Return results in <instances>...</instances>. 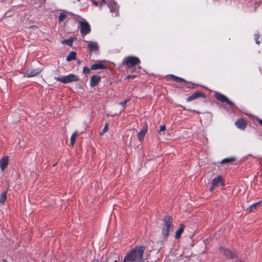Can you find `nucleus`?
<instances>
[{
	"mask_svg": "<svg viewBox=\"0 0 262 262\" xmlns=\"http://www.w3.org/2000/svg\"><path fill=\"white\" fill-rule=\"evenodd\" d=\"M124 62L128 67H132L140 63V60L138 57L128 56L125 58Z\"/></svg>",
	"mask_w": 262,
	"mask_h": 262,
	"instance_id": "4",
	"label": "nucleus"
},
{
	"mask_svg": "<svg viewBox=\"0 0 262 262\" xmlns=\"http://www.w3.org/2000/svg\"><path fill=\"white\" fill-rule=\"evenodd\" d=\"M135 77V75H128L126 77V78L127 79H129V78H134V77Z\"/></svg>",
	"mask_w": 262,
	"mask_h": 262,
	"instance_id": "34",
	"label": "nucleus"
},
{
	"mask_svg": "<svg viewBox=\"0 0 262 262\" xmlns=\"http://www.w3.org/2000/svg\"><path fill=\"white\" fill-rule=\"evenodd\" d=\"M173 79V80L176 81L177 82H185V79L182 78H180V77H177V76H174L173 75H171L170 76Z\"/></svg>",
	"mask_w": 262,
	"mask_h": 262,
	"instance_id": "25",
	"label": "nucleus"
},
{
	"mask_svg": "<svg viewBox=\"0 0 262 262\" xmlns=\"http://www.w3.org/2000/svg\"><path fill=\"white\" fill-rule=\"evenodd\" d=\"M215 98L219 101L222 102H227L228 104L230 105L231 106H233V103L230 101L224 95L219 93H215Z\"/></svg>",
	"mask_w": 262,
	"mask_h": 262,
	"instance_id": "6",
	"label": "nucleus"
},
{
	"mask_svg": "<svg viewBox=\"0 0 262 262\" xmlns=\"http://www.w3.org/2000/svg\"><path fill=\"white\" fill-rule=\"evenodd\" d=\"M108 128V123H106L104 126V128L102 129V130L100 133V135H102L105 133H106Z\"/></svg>",
	"mask_w": 262,
	"mask_h": 262,
	"instance_id": "26",
	"label": "nucleus"
},
{
	"mask_svg": "<svg viewBox=\"0 0 262 262\" xmlns=\"http://www.w3.org/2000/svg\"><path fill=\"white\" fill-rule=\"evenodd\" d=\"M165 130V126L164 125H162L160 127L159 133L161 134V132H164Z\"/></svg>",
	"mask_w": 262,
	"mask_h": 262,
	"instance_id": "31",
	"label": "nucleus"
},
{
	"mask_svg": "<svg viewBox=\"0 0 262 262\" xmlns=\"http://www.w3.org/2000/svg\"><path fill=\"white\" fill-rule=\"evenodd\" d=\"M80 31L83 35L89 33L91 31L90 26L88 22L84 19H82L79 21Z\"/></svg>",
	"mask_w": 262,
	"mask_h": 262,
	"instance_id": "3",
	"label": "nucleus"
},
{
	"mask_svg": "<svg viewBox=\"0 0 262 262\" xmlns=\"http://www.w3.org/2000/svg\"><path fill=\"white\" fill-rule=\"evenodd\" d=\"M235 159L233 157L225 158L222 160L221 164L231 163L234 161Z\"/></svg>",
	"mask_w": 262,
	"mask_h": 262,
	"instance_id": "23",
	"label": "nucleus"
},
{
	"mask_svg": "<svg viewBox=\"0 0 262 262\" xmlns=\"http://www.w3.org/2000/svg\"><path fill=\"white\" fill-rule=\"evenodd\" d=\"M128 101V100H126L124 101H122V102H120L119 103V104L120 105H121L122 106H124V105L126 104L127 102Z\"/></svg>",
	"mask_w": 262,
	"mask_h": 262,
	"instance_id": "32",
	"label": "nucleus"
},
{
	"mask_svg": "<svg viewBox=\"0 0 262 262\" xmlns=\"http://www.w3.org/2000/svg\"><path fill=\"white\" fill-rule=\"evenodd\" d=\"M113 262H118V261L117 260H115L113 261Z\"/></svg>",
	"mask_w": 262,
	"mask_h": 262,
	"instance_id": "39",
	"label": "nucleus"
},
{
	"mask_svg": "<svg viewBox=\"0 0 262 262\" xmlns=\"http://www.w3.org/2000/svg\"><path fill=\"white\" fill-rule=\"evenodd\" d=\"M169 231L170 230L168 229H167V227H165L164 226H163L162 231V235L164 237H167V236L169 235Z\"/></svg>",
	"mask_w": 262,
	"mask_h": 262,
	"instance_id": "24",
	"label": "nucleus"
},
{
	"mask_svg": "<svg viewBox=\"0 0 262 262\" xmlns=\"http://www.w3.org/2000/svg\"><path fill=\"white\" fill-rule=\"evenodd\" d=\"M172 221V218L170 216H167L165 217L164 219V225L165 227H167L170 230L171 223Z\"/></svg>",
	"mask_w": 262,
	"mask_h": 262,
	"instance_id": "13",
	"label": "nucleus"
},
{
	"mask_svg": "<svg viewBox=\"0 0 262 262\" xmlns=\"http://www.w3.org/2000/svg\"><path fill=\"white\" fill-rule=\"evenodd\" d=\"M94 4L95 5V6H97V2H94Z\"/></svg>",
	"mask_w": 262,
	"mask_h": 262,
	"instance_id": "37",
	"label": "nucleus"
},
{
	"mask_svg": "<svg viewBox=\"0 0 262 262\" xmlns=\"http://www.w3.org/2000/svg\"><path fill=\"white\" fill-rule=\"evenodd\" d=\"M8 164V157H3L0 160V168L2 170H4Z\"/></svg>",
	"mask_w": 262,
	"mask_h": 262,
	"instance_id": "9",
	"label": "nucleus"
},
{
	"mask_svg": "<svg viewBox=\"0 0 262 262\" xmlns=\"http://www.w3.org/2000/svg\"><path fill=\"white\" fill-rule=\"evenodd\" d=\"M76 53L75 52H71L69 55L67 57V61H71L72 60H73L76 57Z\"/></svg>",
	"mask_w": 262,
	"mask_h": 262,
	"instance_id": "21",
	"label": "nucleus"
},
{
	"mask_svg": "<svg viewBox=\"0 0 262 262\" xmlns=\"http://www.w3.org/2000/svg\"><path fill=\"white\" fill-rule=\"evenodd\" d=\"M256 120L262 126V119H260L257 118Z\"/></svg>",
	"mask_w": 262,
	"mask_h": 262,
	"instance_id": "33",
	"label": "nucleus"
},
{
	"mask_svg": "<svg viewBox=\"0 0 262 262\" xmlns=\"http://www.w3.org/2000/svg\"><path fill=\"white\" fill-rule=\"evenodd\" d=\"M101 2L103 4L105 3V0H101Z\"/></svg>",
	"mask_w": 262,
	"mask_h": 262,
	"instance_id": "38",
	"label": "nucleus"
},
{
	"mask_svg": "<svg viewBox=\"0 0 262 262\" xmlns=\"http://www.w3.org/2000/svg\"><path fill=\"white\" fill-rule=\"evenodd\" d=\"M7 191H5L2 193L0 197V203L3 204H4L7 198Z\"/></svg>",
	"mask_w": 262,
	"mask_h": 262,
	"instance_id": "20",
	"label": "nucleus"
},
{
	"mask_svg": "<svg viewBox=\"0 0 262 262\" xmlns=\"http://www.w3.org/2000/svg\"><path fill=\"white\" fill-rule=\"evenodd\" d=\"M109 8L110 9V11L112 12H114L117 13L118 8L117 5L115 3H111L108 5Z\"/></svg>",
	"mask_w": 262,
	"mask_h": 262,
	"instance_id": "18",
	"label": "nucleus"
},
{
	"mask_svg": "<svg viewBox=\"0 0 262 262\" xmlns=\"http://www.w3.org/2000/svg\"><path fill=\"white\" fill-rule=\"evenodd\" d=\"M40 2L43 3H45L46 2V0H40Z\"/></svg>",
	"mask_w": 262,
	"mask_h": 262,
	"instance_id": "35",
	"label": "nucleus"
},
{
	"mask_svg": "<svg viewBox=\"0 0 262 262\" xmlns=\"http://www.w3.org/2000/svg\"><path fill=\"white\" fill-rule=\"evenodd\" d=\"M235 124L237 128L241 129H244L246 127L245 122L241 119L237 120L235 122Z\"/></svg>",
	"mask_w": 262,
	"mask_h": 262,
	"instance_id": "14",
	"label": "nucleus"
},
{
	"mask_svg": "<svg viewBox=\"0 0 262 262\" xmlns=\"http://www.w3.org/2000/svg\"><path fill=\"white\" fill-rule=\"evenodd\" d=\"M200 96L201 94L200 93L193 94L187 98V101L188 102L191 101V100L199 97Z\"/></svg>",
	"mask_w": 262,
	"mask_h": 262,
	"instance_id": "19",
	"label": "nucleus"
},
{
	"mask_svg": "<svg viewBox=\"0 0 262 262\" xmlns=\"http://www.w3.org/2000/svg\"><path fill=\"white\" fill-rule=\"evenodd\" d=\"M130 132H133V134L132 135V136L134 134V130L133 129H132V130H130Z\"/></svg>",
	"mask_w": 262,
	"mask_h": 262,
	"instance_id": "36",
	"label": "nucleus"
},
{
	"mask_svg": "<svg viewBox=\"0 0 262 262\" xmlns=\"http://www.w3.org/2000/svg\"><path fill=\"white\" fill-rule=\"evenodd\" d=\"M84 41L88 43V49L90 53L98 51L99 46L97 42L86 40Z\"/></svg>",
	"mask_w": 262,
	"mask_h": 262,
	"instance_id": "5",
	"label": "nucleus"
},
{
	"mask_svg": "<svg viewBox=\"0 0 262 262\" xmlns=\"http://www.w3.org/2000/svg\"><path fill=\"white\" fill-rule=\"evenodd\" d=\"M100 80V76L98 75H93L90 80L91 86H95L99 82Z\"/></svg>",
	"mask_w": 262,
	"mask_h": 262,
	"instance_id": "12",
	"label": "nucleus"
},
{
	"mask_svg": "<svg viewBox=\"0 0 262 262\" xmlns=\"http://www.w3.org/2000/svg\"><path fill=\"white\" fill-rule=\"evenodd\" d=\"M220 183H221L222 185H224V183L223 182L222 178L221 176H219L212 179L211 183L212 186L210 188V191L211 192L213 191L214 187L217 186Z\"/></svg>",
	"mask_w": 262,
	"mask_h": 262,
	"instance_id": "8",
	"label": "nucleus"
},
{
	"mask_svg": "<svg viewBox=\"0 0 262 262\" xmlns=\"http://www.w3.org/2000/svg\"><path fill=\"white\" fill-rule=\"evenodd\" d=\"M220 252L229 258H233L235 255L230 250L225 248L221 247L220 249Z\"/></svg>",
	"mask_w": 262,
	"mask_h": 262,
	"instance_id": "10",
	"label": "nucleus"
},
{
	"mask_svg": "<svg viewBox=\"0 0 262 262\" xmlns=\"http://www.w3.org/2000/svg\"><path fill=\"white\" fill-rule=\"evenodd\" d=\"M147 125L146 124L143 128L138 133V138L140 141H142L143 140L145 134L147 132Z\"/></svg>",
	"mask_w": 262,
	"mask_h": 262,
	"instance_id": "11",
	"label": "nucleus"
},
{
	"mask_svg": "<svg viewBox=\"0 0 262 262\" xmlns=\"http://www.w3.org/2000/svg\"><path fill=\"white\" fill-rule=\"evenodd\" d=\"M261 203H262V201L258 203L253 204V205H252L247 208V211L249 212H251L257 209L258 208L260 207Z\"/></svg>",
	"mask_w": 262,
	"mask_h": 262,
	"instance_id": "15",
	"label": "nucleus"
},
{
	"mask_svg": "<svg viewBox=\"0 0 262 262\" xmlns=\"http://www.w3.org/2000/svg\"><path fill=\"white\" fill-rule=\"evenodd\" d=\"M67 17V15L64 13H60L59 16V21L62 22Z\"/></svg>",
	"mask_w": 262,
	"mask_h": 262,
	"instance_id": "27",
	"label": "nucleus"
},
{
	"mask_svg": "<svg viewBox=\"0 0 262 262\" xmlns=\"http://www.w3.org/2000/svg\"><path fill=\"white\" fill-rule=\"evenodd\" d=\"M83 71L84 73L85 74H88L90 72V70L87 67H84L83 68Z\"/></svg>",
	"mask_w": 262,
	"mask_h": 262,
	"instance_id": "30",
	"label": "nucleus"
},
{
	"mask_svg": "<svg viewBox=\"0 0 262 262\" xmlns=\"http://www.w3.org/2000/svg\"><path fill=\"white\" fill-rule=\"evenodd\" d=\"M78 135V133L77 131H75L74 133H73L71 137L70 138V143L72 145H73L75 143V140L76 136Z\"/></svg>",
	"mask_w": 262,
	"mask_h": 262,
	"instance_id": "22",
	"label": "nucleus"
},
{
	"mask_svg": "<svg viewBox=\"0 0 262 262\" xmlns=\"http://www.w3.org/2000/svg\"><path fill=\"white\" fill-rule=\"evenodd\" d=\"M184 226L183 225L181 224L180 228L176 232V238L177 239H179L181 237L182 233L184 231Z\"/></svg>",
	"mask_w": 262,
	"mask_h": 262,
	"instance_id": "17",
	"label": "nucleus"
},
{
	"mask_svg": "<svg viewBox=\"0 0 262 262\" xmlns=\"http://www.w3.org/2000/svg\"><path fill=\"white\" fill-rule=\"evenodd\" d=\"M55 79L63 83H68L72 82L77 81L79 80L78 77L73 74H70L67 76L60 77H55Z\"/></svg>",
	"mask_w": 262,
	"mask_h": 262,
	"instance_id": "2",
	"label": "nucleus"
},
{
	"mask_svg": "<svg viewBox=\"0 0 262 262\" xmlns=\"http://www.w3.org/2000/svg\"><path fill=\"white\" fill-rule=\"evenodd\" d=\"M103 69H105V66L101 63H97L91 66V69L93 70Z\"/></svg>",
	"mask_w": 262,
	"mask_h": 262,
	"instance_id": "16",
	"label": "nucleus"
},
{
	"mask_svg": "<svg viewBox=\"0 0 262 262\" xmlns=\"http://www.w3.org/2000/svg\"><path fill=\"white\" fill-rule=\"evenodd\" d=\"M93 262H98L97 261H93Z\"/></svg>",
	"mask_w": 262,
	"mask_h": 262,
	"instance_id": "40",
	"label": "nucleus"
},
{
	"mask_svg": "<svg viewBox=\"0 0 262 262\" xmlns=\"http://www.w3.org/2000/svg\"><path fill=\"white\" fill-rule=\"evenodd\" d=\"M258 39H259V35H258V34L255 35V42L257 45H259L260 44V41Z\"/></svg>",
	"mask_w": 262,
	"mask_h": 262,
	"instance_id": "29",
	"label": "nucleus"
},
{
	"mask_svg": "<svg viewBox=\"0 0 262 262\" xmlns=\"http://www.w3.org/2000/svg\"><path fill=\"white\" fill-rule=\"evenodd\" d=\"M3 262H6V261H5V260H3Z\"/></svg>",
	"mask_w": 262,
	"mask_h": 262,
	"instance_id": "41",
	"label": "nucleus"
},
{
	"mask_svg": "<svg viewBox=\"0 0 262 262\" xmlns=\"http://www.w3.org/2000/svg\"><path fill=\"white\" fill-rule=\"evenodd\" d=\"M42 70L40 68H37L35 69H32L31 70H28L26 73L24 75V77H32L37 75H38L40 73H41Z\"/></svg>",
	"mask_w": 262,
	"mask_h": 262,
	"instance_id": "7",
	"label": "nucleus"
},
{
	"mask_svg": "<svg viewBox=\"0 0 262 262\" xmlns=\"http://www.w3.org/2000/svg\"><path fill=\"white\" fill-rule=\"evenodd\" d=\"M144 246L136 247L127 253L123 262H142Z\"/></svg>",
	"mask_w": 262,
	"mask_h": 262,
	"instance_id": "1",
	"label": "nucleus"
},
{
	"mask_svg": "<svg viewBox=\"0 0 262 262\" xmlns=\"http://www.w3.org/2000/svg\"><path fill=\"white\" fill-rule=\"evenodd\" d=\"M64 42L69 46H71L73 43V39L72 38H70L69 39L66 40Z\"/></svg>",
	"mask_w": 262,
	"mask_h": 262,
	"instance_id": "28",
	"label": "nucleus"
}]
</instances>
